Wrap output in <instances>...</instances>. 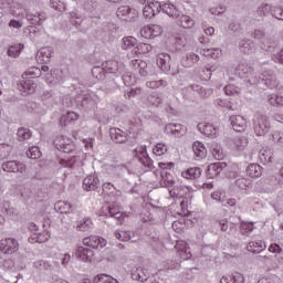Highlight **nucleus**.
Returning a JSON list of instances; mask_svg holds the SVG:
<instances>
[{
    "label": "nucleus",
    "instance_id": "obj_42",
    "mask_svg": "<svg viewBox=\"0 0 283 283\" xmlns=\"http://www.w3.org/2000/svg\"><path fill=\"white\" fill-rule=\"evenodd\" d=\"M54 210H57L60 214H69L72 211V205L66 201H57L54 203Z\"/></svg>",
    "mask_w": 283,
    "mask_h": 283
},
{
    "label": "nucleus",
    "instance_id": "obj_20",
    "mask_svg": "<svg viewBox=\"0 0 283 283\" xmlns=\"http://www.w3.org/2000/svg\"><path fill=\"white\" fill-rule=\"evenodd\" d=\"M163 34V28L158 24H150L144 27V39H156V36H160Z\"/></svg>",
    "mask_w": 283,
    "mask_h": 283
},
{
    "label": "nucleus",
    "instance_id": "obj_36",
    "mask_svg": "<svg viewBox=\"0 0 283 283\" xmlns=\"http://www.w3.org/2000/svg\"><path fill=\"white\" fill-rule=\"evenodd\" d=\"M36 59L42 63H50V59H52V48L46 46L40 49V51L36 54Z\"/></svg>",
    "mask_w": 283,
    "mask_h": 283
},
{
    "label": "nucleus",
    "instance_id": "obj_21",
    "mask_svg": "<svg viewBox=\"0 0 283 283\" xmlns=\"http://www.w3.org/2000/svg\"><path fill=\"white\" fill-rule=\"evenodd\" d=\"M175 251H177L178 253V259L189 260V258H191L186 241H178L177 243H175Z\"/></svg>",
    "mask_w": 283,
    "mask_h": 283
},
{
    "label": "nucleus",
    "instance_id": "obj_24",
    "mask_svg": "<svg viewBox=\"0 0 283 283\" xmlns=\"http://www.w3.org/2000/svg\"><path fill=\"white\" fill-rule=\"evenodd\" d=\"M97 6L98 4L94 0H86L84 2V10L88 12L90 19H94L95 21H98V19H101L98 11H96Z\"/></svg>",
    "mask_w": 283,
    "mask_h": 283
},
{
    "label": "nucleus",
    "instance_id": "obj_62",
    "mask_svg": "<svg viewBox=\"0 0 283 283\" xmlns=\"http://www.w3.org/2000/svg\"><path fill=\"white\" fill-rule=\"evenodd\" d=\"M40 157H42V153L39 151V147L33 146L28 149V158H31L32 160H36Z\"/></svg>",
    "mask_w": 283,
    "mask_h": 283
},
{
    "label": "nucleus",
    "instance_id": "obj_48",
    "mask_svg": "<svg viewBox=\"0 0 283 283\" xmlns=\"http://www.w3.org/2000/svg\"><path fill=\"white\" fill-rule=\"evenodd\" d=\"M22 50H23V44H14L8 49L7 54L12 59H18Z\"/></svg>",
    "mask_w": 283,
    "mask_h": 283
},
{
    "label": "nucleus",
    "instance_id": "obj_19",
    "mask_svg": "<svg viewBox=\"0 0 283 283\" xmlns=\"http://www.w3.org/2000/svg\"><path fill=\"white\" fill-rule=\"evenodd\" d=\"M25 19L31 25H43V22L48 19L45 12L30 13L25 11Z\"/></svg>",
    "mask_w": 283,
    "mask_h": 283
},
{
    "label": "nucleus",
    "instance_id": "obj_27",
    "mask_svg": "<svg viewBox=\"0 0 283 283\" xmlns=\"http://www.w3.org/2000/svg\"><path fill=\"white\" fill-rule=\"evenodd\" d=\"M259 45L261 50H263L264 52H271L272 54L275 51V48H277V43L271 36L263 38L262 41H260Z\"/></svg>",
    "mask_w": 283,
    "mask_h": 283
},
{
    "label": "nucleus",
    "instance_id": "obj_60",
    "mask_svg": "<svg viewBox=\"0 0 283 283\" xmlns=\"http://www.w3.org/2000/svg\"><path fill=\"white\" fill-rule=\"evenodd\" d=\"M253 230H254L253 223L251 222L240 223V233H243V235H249Z\"/></svg>",
    "mask_w": 283,
    "mask_h": 283
},
{
    "label": "nucleus",
    "instance_id": "obj_16",
    "mask_svg": "<svg viewBox=\"0 0 283 283\" xmlns=\"http://www.w3.org/2000/svg\"><path fill=\"white\" fill-rule=\"evenodd\" d=\"M196 129L199 130V134L208 138H216V135L219 134V128H216L213 124L209 123H199V125H196Z\"/></svg>",
    "mask_w": 283,
    "mask_h": 283
},
{
    "label": "nucleus",
    "instance_id": "obj_5",
    "mask_svg": "<svg viewBox=\"0 0 283 283\" xmlns=\"http://www.w3.org/2000/svg\"><path fill=\"white\" fill-rule=\"evenodd\" d=\"M156 63L165 74H170L171 76L180 74V66L177 63H171L170 54L159 53L157 55Z\"/></svg>",
    "mask_w": 283,
    "mask_h": 283
},
{
    "label": "nucleus",
    "instance_id": "obj_53",
    "mask_svg": "<svg viewBox=\"0 0 283 283\" xmlns=\"http://www.w3.org/2000/svg\"><path fill=\"white\" fill-rule=\"evenodd\" d=\"M146 87L149 90H158V87H167V81L158 80V81H148L146 82Z\"/></svg>",
    "mask_w": 283,
    "mask_h": 283
},
{
    "label": "nucleus",
    "instance_id": "obj_28",
    "mask_svg": "<svg viewBox=\"0 0 283 283\" xmlns=\"http://www.w3.org/2000/svg\"><path fill=\"white\" fill-rule=\"evenodd\" d=\"M192 155L199 160L205 159L207 157L205 144H201V142H192Z\"/></svg>",
    "mask_w": 283,
    "mask_h": 283
},
{
    "label": "nucleus",
    "instance_id": "obj_56",
    "mask_svg": "<svg viewBox=\"0 0 283 283\" xmlns=\"http://www.w3.org/2000/svg\"><path fill=\"white\" fill-rule=\"evenodd\" d=\"M187 220L184 219H179L177 221L172 222V230H175V232L180 233L184 232V229H187Z\"/></svg>",
    "mask_w": 283,
    "mask_h": 283
},
{
    "label": "nucleus",
    "instance_id": "obj_25",
    "mask_svg": "<svg viewBox=\"0 0 283 283\" xmlns=\"http://www.w3.org/2000/svg\"><path fill=\"white\" fill-rule=\"evenodd\" d=\"M228 120L231 122V128L234 129V132L240 133L245 130V119L242 116L234 115Z\"/></svg>",
    "mask_w": 283,
    "mask_h": 283
},
{
    "label": "nucleus",
    "instance_id": "obj_9",
    "mask_svg": "<svg viewBox=\"0 0 283 283\" xmlns=\"http://www.w3.org/2000/svg\"><path fill=\"white\" fill-rule=\"evenodd\" d=\"M82 244L88 249L101 250L104 249V247H107V240L98 235H90L82 240Z\"/></svg>",
    "mask_w": 283,
    "mask_h": 283
},
{
    "label": "nucleus",
    "instance_id": "obj_58",
    "mask_svg": "<svg viewBox=\"0 0 283 283\" xmlns=\"http://www.w3.org/2000/svg\"><path fill=\"white\" fill-rule=\"evenodd\" d=\"M137 43L136 38L134 36H125L123 38V50H129L130 48H134V45Z\"/></svg>",
    "mask_w": 283,
    "mask_h": 283
},
{
    "label": "nucleus",
    "instance_id": "obj_52",
    "mask_svg": "<svg viewBox=\"0 0 283 283\" xmlns=\"http://www.w3.org/2000/svg\"><path fill=\"white\" fill-rule=\"evenodd\" d=\"M94 283H118V281L107 274H98L97 276H95Z\"/></svg>",
    "mask_w": 283,
    "mask_h": 283
},
{
    "label": "nucleus",
    "instance_id": "obj_13",
    "mask_svg": "<svg viewBox=\"0 0 283 283\" xmlns=\"http://www.w3.org/2000/svg\"><path fill=\"white\" fill-rule=\"evenodd\" d=\"M164 133L166 135H171L175 138L184 137V135H187V127H184V125L180 124H166L164 127Z\"/></svg>",
    "mask_w": 283,
    "mask_h": 283
},
{
    "label": "nucleus",
    "instance_id": "obj_26",
    "mask_svg": "<svg viewBox=\"0 0 283 283\" xmlns=\"http://www.w3.org/2000/svg\"><path fill=\"white\" fill-rule=\"evenodd\" d=\"M224 167H227V164L224 163H214L208 165V178L213 179L216 176H219V174H222L224 170Z\"/></svg>",
    "mask_w": 283,
    "mask_h": 283
},
{
    "label": "nucleus",
    "instance_id": "obj_38",
    "mask_svg": "<svg viewBox=\"0 0 283 283\" xmlns=\"http://www.w3.org/2000/svg\"><path fill=\"white\" fill-rule=\"evenodd\" d=\"M78 118L77 114L74 112H69L63 116H60V126L65 127L69 124L76 122Z\"/></svg>",
    "mask_w": 283,
    "mask_h": 283
},
{
    "label": "nucleus",
    "instance_id": "obj_6",
    "mask_svg": "<svg viewBox=\"0 0 283 283\" xmlns=\"http://www.w3.org/2000/svg\"><path fill=\"white\" fill-rule=\"evenodd\" d=\"M28 229L31 230V233H33L31 238L28 239V242L31 244H42L48 242V240H51V234H49L48 232L39 233V227L36 226V223H28Z\"/></svg>",
    "mask_w": 283,
    "mask_h": 283
},
{
    "label": "nucleus",
    "instance_id": "obj_2",
    "mask_svg": "<svg viewBox=\"0 0 283 283\" xmlns=\"http://www.w3.org/2000/svg\"><path fill=\"white\" fill-rule=\"evenodd\" d=\"M41 101L52 105H62V107H87V105L94 107V99L90 94H80L76 97L65 95L61 98L56 97L54 91H44L41 95Z\"/></svg>",
    "mask_w": 283,
    "mask_h": 283
},
{
    "label": "nucleus",
    "instance_id": "obj_34",
    "mask_svg": "<svg viewBox=\"0 0 283 283\" xmlns=\"http://www.w3.org/2000/svg\"><path fill=\"white\" fill-rule=\"evenodd\" d=\"M198 177H201V169L193 167L188 168L187 170L181 171V178L187 180H196Z\"/></svg>",
    "mask_w": 283,
    "mask_h": 283
},
{
    "label": "nucleus",
    "instance_id": "obj_10",
    "mask_svg": "<svg viewBox=\"0 0 283 283\" xmlns=\"http://www.w3.org/2000/svg\"><path fill=\"white\" fill-rule=\"evenodd\" d=\"M116 14L122 21L132 22L138 19V11L129 8L128 6L119 7Z\"/></svg>",
    "mask_w": 283,
    "mask_h": 283
},
{
    "label": "nucleus",
    "instance_id": "obj_40",
    "mask_svg": "<svg viewBox=\"0 0 283 283\" xmlns=\"http://www.w3.org/2000/svg\"><path fill=\"white\" fill-rule=\"evenodd\" d=\"M258 158L261 159V164L270 165L272 164V149L264 148L258 154Z\"/></svg>",
    "mask_w": 283,
    "mask_h": 283
},
{
    "label": "nucleus",
    "instance_id": "obj_43",
    "mask_svg": "<svg viewBox=\"0 0 283 283\" xmlns=\"http://www.w3.org/2000/svg\"><path fill=\"white\" fill-rule=\"evenodd\" d=\"M134 234H135L134 232L116 230L115 237H116V240H119V242H128L135 238Z\"/></svg>",
    "mask_w": 283,
    "mask_h": 283
},
{
    "label": "nucleus",
    "instance_id": "obj_55",
    "mask_svg": "<svg viewBox=\"0 0 283 283\" xmlns=\"http://www.w3.org/2000/svg\"><path fill=\"white\" fill-rule=\"evenodd\" d=\"M210 154H212L213 159L222 160L224 158V153L222 151V147H219V145H213L212 148H210Z\"/></svg>",
    "mask_w": 283,
    "mask_h": 283
},
{
    "label": "nucleus",
    "instance_id": "obj_37",
    "mask_svg": "<svg viewBox=\"0 0 283 283\" xmlns=\"http://www.w3.org/2000/svg\"><path fill=\"white\" fill-rule=\"evenodd\" d=\"M260 174H262V168L258 164H249L245 167V176H249V178H259Z\"/></svg>",
    "mask_w": 283,
    "mask_h": 283
},
{
    "label": "nucleus",
    "instance_id": "obj_15",
    "mask_svg": "<svg viewBox=\"0 0 283 283\" xmlns=\"http://www.w3.org/2000/svg\"><path fill=\"white\" fill-rule=\"evenodd\" d=\"M75 259L84 263H92L95 262V253L90 249L77 247L75 249Z\"/></svg>",
    "mask_w": 283,
    "mask_h": 283
},
{
    "label": "nucleus",
    "instance_id": "obj_44",
    "mask_svg": "<svg viewBox=\"0 0 283 283\" xmlns=\"http://www.w3.org/2000/svg\"><path fill=\"white\" fill-rule=\"evenodd\" d=\"M39 76H42V71L36 66L30 67L27 72L22 74V78H30L31 81L32 78H39Z\"/></svg>",
    "mask_w": 283,
    "mask_h": 283
},
{
    "label": "nucleus",
    "instance_id": "obj_8",
    "mask_svg": "<svg viewBox=\"0 0 283 283\" xmlns=\"http://www.w3.org/2000/svg\"><path fill=\"white\" fill-rule=\"evenodd\" d=\"M253 128L254 136H265L270 132V122H268L266 116L261 115L254 117Z\"/></svg>",
    "mask_w": 283,
    "mask_h": 283
},
{
    "label": "nucleus",
    "instance_id": "obj_35",
    "mask_svg": "<svg viewBox=\"0 0 283 283\" xmlns=\"http://www.w3.org/2000/svg\"><path fill=\"white\" fill-rule=\"evenodd\" d=\"M239 50L242 52V54H253V50L255 48L253 46V42L249 39H243L239 42Z\"/></svg>",
    "mask_w": 283,
    "mask_h": 283
},
{
    "label": "nucleus",
    "instance_id": "obj_14",
    "mask_svg": "<svg viewBox=\"0 0 283 283\" xmlns=\"http://www.w3.org/2000/svg\"><path fill=\"white\" fill-rule=\"evenodd\" d=\"M1 169L3 170V172H8V174H24V171L28 170L24 164H21L15 160L3 163L1 165Z\"/></svg>",
    "mask_w": 283,
    "mask_h": 283
},
{
    "label": "nucleus",
    "instance_id": "obj_31",
    "mask_svg": "<svg viewBox=\"0 0 283 283\" xmlns=\"http://www.w3.org/2000/svg\"><path fill=\"white\" fill-rule=\"evenodd\" d=\"M176 19H178V25H180L181 28H185V30H191V28L196 25V21L187 14L180 15L179 13V17Z\"/></svg>",
    "mask_w": 283,
    "mask_h": 283
},
{
    "label": "nucleus",
    "instance_id": "obj_12",
    "mask_svg": "<svg viewBox=\"0 0 283 283\" xmlns=\"http://www.w3.org/2000/svg\"><path fill=\"white\" fill-rule=\"evenodd\" d=\"M18 90L21 92L22 96H28V94H34L36 92V83L34 80L23 78L18 82Z\"/></svg>",
    "mask_w": 283,
    "mask_h": 283
},
{
    "label": "nucleus",
    "instance_id": "obj_22",
    "mask_svg": "<svg viewBox=\"0 0 283 283\" xmlns=\"http://www.w3.org/2000/svg\"><path fill=\"white\" fill-rule=\"evenodd\" d=\"M266 249V242H263L261 240H252L249 242L248 245H245V251H249L250 253L259 254L260 252H263V250Z\"/></svg>",
    "mask_w": 283,
    "mask_h": 283
},
{
    "label": "nucleus",
    "instance_id": "obj_45",
    "mask_svg": "<svg viewBox=\"0 0 283 283\" xmlns=\"http://www.w3.org/2000/svg\"><path fill=\"white\" fill-rule=\"evenodd\" d=\"M153 6L154 3L151 1H147V3L145 2L144 9H143L144 19H154V17H156V12L154 11Z\"/></svg>",
    "mask_w": 283,
    "mask_h": 283
},
{
    "label": "nucleus",
    "instance_id": "obj_18",
    "mask_svg": "<svg viewBox=\"0 0 283 283\" xmlns=\"http://www.w3.org/2000/svg\"><path fill=\"white\" fill-rule=\"evenodd\" d=\"M0 250L3 254L15 253V251H18V241L12 238L3 239L0 242Z\"/></svg>",
    "mask_w": 283,
    "mask_h": 283
},
{
    "label": "nucleus",
    "instance_id": "obj_64",
    "mask_svg": "<svg viewBox=\"0 0 283 283\" xmlns=\"http://www.w3.org/2000/svg\"><path fill=\"white\" fill-rule=\"evenodd\" d=\"M272 17H274V19H277V21H283V8L273 7Z\"/></svg>",
    "mask_w": 283,
    "mask_h": 283
},
{
    "label": "nucleus",
    "instance_id": "obj_4",
    "mask_svg": "<svg viewBox=\"0 0 283 283\" xmlns=\"http://www.w3.org/2000/svg\"><path fill=\"white\" fill-rule=\"evenodd\" d=\"M169 197L179 201V206H181V216H187V206L189 203V199L192 198V191L189 190L187 186H178L169 189Z\"/></svg>",
    "mask_w": 283,
    "mask_h": 283
},
{
    "label": "nucleus",
    "instance_id": "obj_23",
    "mask_svg": "<svg viewBox=\"0 0 283 283\" xmlns=\"http://www.w3.org/2000/svg\"><path fill=\"white\" fill-rule=\"evenodd\" d=\"M159 8L161 12L167 14L168 17H171L172 19H178L180 17V11L176 8V6L167 2L159 3Z\"/></svg>",
    "mask_w": 283,
    "mask_h": 283
},
{
    "label": "nucleus",
    "instance_id": "obj_63",
    "mask_svg": "<svg viewBox=\"0 0 283 283\" xmlns=\"http://www.w3.org/2000/svg\"><path fill=\"white\" fill-rule=\"evenodd\" d=\"M272 61H274V63H281V65H283V48L279 51H273L272 52Z\"/></svg>",
    "mask_w": 283,
    "mask_h": 283
},
{
    "label": "nucleus",
    "instance_id": "obj_3",
    "mask_svg": "<svg viewBox=\"0 0 283 283\" xmlns=\"http://www.w3.org/2000/svg\"><path fill=\"white\" fill-rule=\"evenodd\" d=\"M157 167H159L160 170L151 172V176L155 177V179L157 180L155 188H157V186H159L160 188L174 187L175 186V177H171V175L169 172H166V170H171V168H175V164L159 163V164H157Z\"/></svg>",
    "mask_w": 283,
    "mask_h": 283
},
{
    "label": "nucleus",
    "instance_id": "obj_33",
    "mask_svg": "<svg viewBox=\"0 0 283 283\" xmlns=\"http://www.w3.org/2000/svg\"><path fill=\"white\" fill-rule=\"evenodd\" d=\"M244 277L240 272L231 273L230 275H224L222 279H219V283H243Z\"/></svg>",
    "mask_w": 283,
    "mask_h": 283
},
{
    "label": "nucleus",
    "instance_id": "obj_17",
    "mask_svg": "<svg viewBox=\"0 0 283 283\" xmlns=\"http://www.w3.org/2000/svg\"><path fill=\"white\" fill-rule=\"evenodd\" d=\"M103 210L107 211V214L111 216V218H115L116 220H119V224L122 222H125V219H127V214L125 212L118 211L120 208H118V205L111 203L103 207Z\"/></svg>",
    "mask_w": 283,
    "mask_h": 283
},
{
    "label": "nucleus",
    "instance_id": "obj_61",
    "mask_svg": "<svg viewBox=\"0 0 283 283\" xmlns=\"http://www.w3.org/2000/svg\"><path fill=\"white\" fill-rule=\"evenodd\" d=\"M12 151V146H9L7 144L0 145V160L7 159L9 157V153Z\"/></svg>",
    "mask_w": 283,
    "mask_h": 283
},
{
    "label": "nucleus",
    "instance_id": "obj_49",
    "mask_svg": "<svg viewBox=\"0 0 283 283\" xmlns=\"http://www.w3.org/2000/svg\"><path fill=\"white\" fill-rule=\"evenodd\" d=\"M180 269V262L174 259L166 260L164 262L165 271H178Z\"/></svg>",
    "mask_w": 283,
    "mask_h": 283
},
{
    "label": "nucleus",
    "instance_id": "obj_1",
    "mask_svg": "<svg viewBox=\"0 0 283 283\" xmlns=\"http://www.w3.org/2000/svg\"><path fill=\"white\" fill-rule=\"evenodd\" d=\"M237 74L240 78H245L250 87H258V90H275L279 82L275 73L272 70L261 69V73L255 75L253 67L247 62H241L237 67Z\"/></svg>",
    "mask_w": 283,
    "mask_h": 283
},
{
    "label": "nucleus",
    "instance_id": "obj_50",
    "mask_svg": "<svg viewBox=\"0 0 283 283\" xmlns=\"http://www.w3.org/2000/svg\"><path fill=\"white\" fill-rule=\"evenodd\" d=\"M104 69L106 70L107 76H109V74H117L118 73V62L108 61L104 64Z\"/></svg>",
    "mask_w": 283,
    "mask_h": 283
},
{
    "label": "nucleus",
    "instance_id": "obj_59",
    "mask_svg": "<svg viewBox=\"0 0 283 283\" xmlns=\"http://www.w3.org/2000/svg\"><path fill=\"white\" fill-rule=\"evenodd\" d=\"M166 144H157L155 147L151 148V154H155V156L160 157L166 154Z\"/></svg>",
    "mask_w": 283,
    "mask_h": 283
},
{
    "label": "nucleus",
    "instance_id": "obj_29",
    "mask_svg": "<svg viewBox=\"0 0 283 283\" xmlns=\"http://www.w3.org/2000/svg\"><path fill=\"white\" fill-rule=\"evenodd\" d=\"M111 140L116 144L127 143V135L118 128H111Z\"/></svg>",
    "mask_w": 283,
    "mask_h": 283
},
{
    "label": "nucleus",
    "instance_id": "obj_7",
    "mask_svg": "<svg viewBox=\"0 0 283 283\" xmlns=\"http://www.w3.org/2000/svg\"><path fill=\"white\" fill-rule=\"evenodd\" d=\"M54 148L63 154H72L74 151V142L72 138L57 135V137H54Z\"/></svg>",
    "mask_w": 283,
    "mask_h": 283
},
{
    "label": "nucleus",
    "instance_id": "obj_57",
    "mask_svg": "<svg viewBox=\"0 0 283 283\" xmlns=\"http://www.w3.org/2000/svg\"><path fill=\"white\" fill-rule=\"evenodd\" d=\"M220 49H206L200 52L203 56H210V59H218L220 56Z\"/></svg>",
    "mask_w": 283,
    "mask_h": 283
},
{
    "label": "nucleus",
    "instance_id": "obj_46",
    "mask_svg": "<svg viewBox=\"0 0 283 283\" xmlns=\"http://www.w3.org/2000/svg\"><path fill=\"white\" fill-rule=\"evenodd\" d=\"M76 230L80 232L92 231V219L84 218V220H81L80 222H77Z\"/></svg>",
    "mask_w": 283,
    "mask_h": 283
},
{
    "label": "nucleus",
    "instance_id": "obj_41",
    "mask_svg": "<svg viewBox=\"0 0 283 283\" xmlns=\"http://www.w3.org/2000/svg\"><path fill=\"white\" fill-rule=\"evenodd\" d=\"M92 75L94 78H97V81H105L107 78V71L105 70V64L103 66H94L92 69Z\"/></svg>",
    "mask_w": 283,
    "mask_h": 283
},
{
    "label": "nucleus",
    "instance_id": "obj_54",
    "mask_svg": "<svg viewBox=\"0 0 283 283\" xmlns=\"http://www.w3.org/2000/svg\"><path fill=\"white\" fill-rule=\"evenodd\" d=\"M189 90H191L192 92H197V94H199V96H202L203 98H206V96L211 94V90L207 91V90L202 88V86H200L198 84L190 85Z\"/></svg>",
    "mask_w": 283,
    "mask_h": 283
},
{
    "label": "nucleus",
    "instance_id": "obj_32",
    "mask_svg": "<svg viewBox=\"0 0 283 283\" xmlns=\"http://www.w3.org/2000/svg\"><path fill=\"white\" fill-rule=\"evenodd\" d=\"M198 61H200V55L196 54L193 52H189L181 60V63H182L184 67H193V65H196V63H198Z\"/></svg>",
    "mask_w": 283,
    "mask_h": 283
},
{
    "label": "nucleus",
    "instance_id": "obj_39",
    "mask_svg": "<svg viewBox=\"0 0 283 283\" xmlns=\"http://www.w3.org/2000/svg\"><path fill=\"white\" fill-rule=\"evenodd\" d=\"M273 17V6L269 3H262L260 7L256 9V15L260 17V19H263V17Z\"/></svg>",
    "mask_w": 283,
    "mask_h": 283
},
{
    "label": "nucleus",
    "instance_id": "obj_11",
    "mask_svg": "<svg viewBox=\"0 0 283 283\" xmlns=\"http://www.w3.org/2000/svg\"><path fill=\"white\" fill-rule=\"evenodd\" d=\"M249 145V140L245 137H233L228 139V149L237 154L245 150V146Z\"/></svg>",
    "mask_w": 283,
    "mask_h": 283
},
{
    "label": "nucleus",
    "instance_id": "obj_30",
    "mask_svg": "<svg viewBox=\"0 0 283 283\" xmlns=\"http://www.w3.org/2000/svg\"><path fill=\"white\" fill-rule=\"evenodd\" d=\"M95 189H98V177L94 175L86 176V178H84V190L95 191Z\"/></svg>",
    "mask_w": 283,
    "mask_h": 283
},
{
    "label": "nucleus",
    "instance_id": "obj_51",
    "mask_svg": "<svg viewBox=\"0 0 283 283\" xmlns=\"http://www.w3.org/2000/svg\"><path fill=\"white\" fill-rule=\"evenodd\" d=\"M223 92L226 96H238L240 94V87L235 86V84H228L223 87Z\"/></svg>",
    "mask_w": 283,
    "mask_h": 283
},
{
    "label": "nucleus",
    "instance_id": "obj_47",
    "mask_svg": "<svg viewBox=\"0 0 283 283\" xmlns=\"http://www.w3.org/2000/svg\"><path fill=\"white\" fill-rule=\"evenodd\" d=\"M32 136V133H30V129L21 127L19 130L15 132V137L19 139V142H28L30 137Z\"/></svg>",
    "mask_w": 283,
    "mask_h": 283
}]
</instances>
